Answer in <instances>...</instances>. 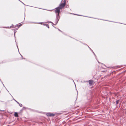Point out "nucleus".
<instances>
[{"mask_svg":"<svg viewBox=\"0 0 126 126\" xmlns=\"http://www.w3.org/2000/svg\"><path fill=\"white\" fill-rule=\"evenodd\" d=\"M17 27H20V26H21V24H20V25L17 24Z\"/></svg>","mask_w":126,"mask_h":126,"instance_id":"nucleus-6","label":"nucleus"},{"mask_svg":"<svg viewBox=\"0 0 126 126\" xmlns=\"http://www.w3.org/2000/svg\"><path fill=\"white\" fill-rule=\"evenodd\" d=\"M47 115L48 116H53L55 115V114L52 113H48L47 114Z\"/></svg>","mask_w":126,"mask_h":126,"instance_id":"nucleus-3","label":"nucleus"},{"mask_svg":"<svg viewBox=\"0 0 126 126\" xmlns=\"http://www.w3.org/2000/svg\"><path fill=\"white\" fill-rule=\"evenodd\" d=\"M19 106H20V107H22V104H19Z\"/></svg>","mask_w":126,"mask_h":126,"instance_id":"nucleus-7","label":"nucleus"},{"mask_svg":"<svg viewBox=\"0 0 126 126\" xmlns=\"http://www.w3.org/2000/svg\"><path fill=\"white\" fill-rule=\"evenodd\" d=\"M89 83L90 85H92L93 84V81L92 80H89Z\"/></svg>","mask_w":126,"mask_h":126,"instance_id":"nucleus-4","label":"nucleus"},{"mask_svg":"<svg viewBox=\"0 0 126 126\" xmlns=\"http://www.w3.org/2000/svg\"><path fill=\"white\" fill-rule=\"evenodd\" d=\"M46 26L47 27H48V28H49V26H48V24H46Z\"/></svg>","mask_w":126,"mask_h":126,"instance_id":"nucleus-8","label":"nucleus"},{"mask_svg":"<svg viewBox=\"0 0 126 126\" xmlns=\"http://www.w3.org/2000/svg\"><path fill=\"white\" fill-rule=\"evenodd\" d=\"M61 9L59 7H58L55 8V12L56 14V21L55 22V24L54 25H56L58 23V20L59 19V15L60 13V10Z\"/></svg>","mask_w":126,"mask_h":126,"instance_id":"nucleus-1","label":"nucleus"},{"mask_svg":"<svg viewBox=\"0 0 126 126\" xmlns=\"http://www.w3.org/2000/svg\"><path fill=\"white\" fill-rule=\"evenodd\" d=\"M63 3L60 4L58 7L60 9H62L63 8L65 5V1L64 0L63 1Z\"/></svg>","mask_w":126,"mask_h":126,"instance_id":"nucleus-2","label":"nucleus"},{"mask_svg":"<svg viewBox=\"0 0 126 126\" xmlns=\"http://www.w3.org/2000/svg\"><path fill=\"white\" fill-rule=\"evenodd\" d=\"M14 115L16 117H18V116L17 113V112H15Z\"/></svg>","mask_w":126,"mask_h":126,"instance_id":"nucleus-5","label":"nucleus"},{"mask_svg":"<svg viewBox=\"0 0 126 126\" xmlns=\"http://www.w3.org/2000/svg\"><path fill=\"white\" fill-rule=\"evenodd\" d=\"M16 101L17 102V103H18V104H19V103L18 102H17V101Z\"/></svg>","mask_w":126,"mask_h":126,"instance_id":"nucleus-9","label":"nucleus"}]
</instances>
